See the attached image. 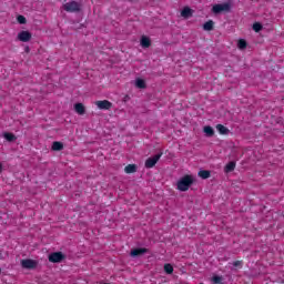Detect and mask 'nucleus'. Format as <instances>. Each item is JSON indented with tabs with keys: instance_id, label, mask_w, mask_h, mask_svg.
<instances>
[{
	"instance_id": "nucleus-23",
	"label": "nucleus",
	"mask_w": 284,
	"mask_h": 284,
	"mask_svg": "<svg viewBox=\"0 0 284 284\" xmlns=\"http://www.w3.org/2000/svg\"><path fill=\"white\" fill-rule=\"evenodd\" d=\"M164 272L166 274H173L174 273V266H172V264H165L164 265Z\"/></svg>"
},
{
	"instance_id": "nucleus-20",
	"label": "nucleus",
	"mask_w": 284,
	"mask_h": 284,
	"mask_svg": "<svg viewBox=\"0 0 284 284\" xmlns=\"http://www.w3.org/2000/svg\"><path fill=\"white\" fill-rule=\"evenodd\" d=\"M6 141H9V143H12L16 139H17V135H14L13 133H9V132H6L3 134Z\"/></svg>"
},
{
	"instance_id": "nucleus-8",
	"label": "nucleus",
	"mask_w": 284,
	"mask_h": 284,
	"mask_svg": "<svg viewBox=\"0 0 284 284\" xmlns=\"http://www.w3.org/2000/svg\"><path fill=\"white\" fill-rule=\"evenodd\" d=\"M21 265L24 270H34L37 267V261L30 258L22 260Z\"/></svg>"
},
{
	"instance_id": "nucleus-3",
	"label": "nucleus",
	"mask_w": 284,
	"mask_h": 284,
	"mask_svg": "<svg viewBox=\"0 0 284 284\" xmlns=\"http://www.w3.org/2000/svg\"><path fill=\"white\" fill-rule=\"evenodd\" d=\"M231 8L232 7L227 2L220 3V4L213 6L212 12H214V14H221V12H230Z\"/></svg>"
},
{
	"instance_id": "nucleus-27",
	"label": "nucleus",
	"mask_w": 284,
	"mask_h": 284,
	"mask_svg": "<svg viewBox=\"0 0 284 284\" xmlns=\"http://www.w3.org/2000/svg\"><path fill=\"white\" fill-rule=\"evenodd\" d=\"M241 265H243V261H235V262H233V266L234 267H241Z\"/></svg>"
},
{
	"instance_id": "nucleus-29",
	"label": "nucleus",
	"mask_w": 284,
	"mask_h": 284,
	"mask_svg": "<svg viewBox=\"0 0 284 284\" xmlns=\"http://www.w3.org/2000/svg\"><path fill=\"white\" fill-rule=\"evenodd\" d=\"M2 168H3V166H2L1 163H0V172H1Z\"/></svg>"
},
{
	"instance_id": "nucleus-7",
	"label": "nucleus",
	"mask_w": 284,
	"mask_h": 284,
	"mask_svg": "<svg viewBox=\"0 0 284 284\" xmlns=\"http://www.w3.org/2000/svg\"><path fill=\"white\" fill-rule=\"evenodd\" d=\"M32 39V33L30 31H20L18 33V41H21L22 43H28Z\"/></svg>"
},
{
	"instance_id": "nucleus-18",
	"label": "nucleus",
	"mask_w": 284,
	"mask_h": 284,
	"mask_svg": "<svg viewBox=\"0 0 284 284\" xmlns=\"http://www.w3.org/2000/svg\"><path fill=\"white\" fill-rule=\"evenodd\" d=\"M200 179H210L212 173L209 170H201L199 173Z\"/></svg>"
},
{
	"instance_id": "nucleus-26",
	"label": "nucleus",
	"mask_w": 284,
	"mask_h": 284,
	"mask_svg": "<svg viewBox=\"0 0 284 284\" xmlns=\"http://www.w3.org/2000/svg\"><path fill=\"white\" fill-rule=\"evenodd\" d=\"M17 21H18V23H20L21 26L28 23V20H27L23 16H18V17H17Z\"/></svg>"
},
{
	"instance_id": "nucleus-6",
	"label": "nucleus",
	"mask_w": 284,
	"mask_h": 284,
	"mask_svg": "<svg viewBox=\"0 0 284 284\" xmlns=\"http://www.w3.org/2000/svg\"><path fill=\"white\" fill-rule=\"evenodd\" d=\"M95 105L99 110H112V102L109 100L95 101Z\"/></svg>"
},
{
	"instance_id": "nucleus-30",
	"label": "nucleus",
	"mask_w": 284,
	"mask_h": 284,
	"mask_svg": "<svg viewBox=\"0 0 284 284\" xmlns=\"http://www.w3.org/2000/svg\"><path fill=\"white\" fill-rule=\"evenodd\" d=\"M128 1H133V0H128Z\"/></svg>"
},
{
	"instance_id": "nucleus-12",
	"label": "nucleus",
	"mask_w": 284,
	"mask_h": 284,
	"mask_svg": "<svg viewBox=\"0 0 284 284\" xmlns=\"http://www.w3.org/2000/svg\"><path fill=\"white\" fill-rule=\"evenodd\" d=\"M51 149L53 150V152H61V150H63V142H53Z\"/></svg>"
},
{
	"instance_id": "nucleus-25",
	"label": "nucleus",
	"mask_w": 284,
	"mask_h": 284,
	"mask_svg": "<svg viewBox=\"0 0 284 284\" xmlns=\"http://www.w3.org/2000/svg\"><path fill=\"white\" fill-rule=\"evenodd\" d=\"M253 30L254 32H261V30H263V24H261L260 22L253 23Z\"/></svg>"
},
{
	"instance_id": "nucleus-21",
	"label": "nucleus",
	"mask_w": 284,
	"mask_h": 284,
	"mask_svg": "<svg viewBox=\"0 0 284 284\" xmlns=\"http://www.w3.org/2000/svg\"><path fill=\"white\" fill-rule=\"evenodd\" d=\"M216 130L221 134H227V132H230V130H227V128H225V125H223V124H217L216 125Z\"/></svg>"
},
{
	"instance_id": "nucleus-4",
	"label": "nucleus",
	"mask_w": 284,
	"mask_h": 284,
	"mask_svg": "<svg viewBox=\"0 0 284 284\" xmlns=\"http://www.w3.org/2000/svg\"><path fill=\"white\" fill-rule=\"evenodd\" d=\"M162 156H163V152L158 153L154 156L146 159L145 168H148V169L154 168V165H156V163H159V161L161 160Z\"/></svg>"
},
{
	"instance_id": "nucleus-22",
	"label": "nucleus",
	"mask_w": 284,
	"mask_h": 284,
	"mask_svg": "<svg viewBox=\"0 0 284 284\" xmlns=\"http://www.w3.org/2000/svg\"><path fill=\"white\" fill-rule=\"evenodd\" d=\"M237 48L240 50H245V48H247V41H245L243 39H240L239 42H237Z\"/></svg>"
},
{
	"instance_id": "nucleus-2",
	"label": "nucleus",
	"mask_w": 284,
	"mask_h": 284,
	"mask_svg": "<svg viewBox=\"0 0 284 284\" xmlns=\"http://www.w3.org/2000/svg\"><path fill=\"white\" fill-rule=\"evenodd\" d=\"M65 12H81V3L78 1H70L63 4Z\"/></svg>"
},
{
	"instance_id": "nucleus-16",
	"label": "nucleus",
	"mask_w": 284,
	"mask_h": 284,
	"mask_svg": "<svg viewBox=\"0 0 284 284\" xmlns=\"http://www.w3.org/2000/svg\"><path fill=\"white\" fill-rule=\"evenodd\" d=\"M125 174H134L136 172V165L135 164H129L124 168Z\"/></svg>"
},
{
	"instance_id": "nucleus-19",
	"label": "nucleus",
	"mask_w": 284,
	"mask_h": 284,
	"mask_svg": "<svg viewBox=\"0 0 284 284\" xmlns=\"http://www.w3.org/2000/svg\"><path fill=\"white\" fill-rule=\"evenodd\" d=\"M203 132L206 136H214V129L210 125L204 126Z\"/></svg>"
},
{
	"instance_id": "nucleus-15",
	"label": "nucleus",
	"mask_w": 284,
	"mask_h": 284,
	"mask_svg": "<svg viewBox=\"0 0 284 284\" xmlns=\"http://www.w3.org/2000/svg\"><path fill=\"white\" fill-rule=\"evenodd\" d=\"M235 169H236V162H229L224 168V172L226 173L234 172Z\"/></svg>"
},
{
	"instance_id": "nucleus-24",
	"label": "nucleus",
	"mask_w": 284,
	"mask_h": 284,
	"mask_svg": "<svg viewBox=\"0 0 284 284\" xmlns=\"http://www.w3.org/2000/svg\"><path fill=\"white\" fill-rule=\"evenodd\" d=\"M212 283L213 284H221V283H223V276L214 275L212 277Z\"/></svg>"
},
{
	"instance_id": "nucleus-28",
	"label": "nucleus",
	"mask_w": 284,
	"mask_h": 284,
	"mask_svg": "<svg viewBox=\"0 0 284 284\" xmlns=\"http://www.w3.org/2000/svg\"><path fill=\"white\" fill-rule=\"evenodd\" d=\"M26 52H30V47H27V48H26Z\"/></svg>"
},
{
	"instance_id": "nucleus-5",
	"label": "nucleus",
	"mask_w": 284,
	"mask_h": 284,
	"mask_svg": "<svg viewBox=\"0 0 284 284\" xmlns=\"http://www.w3.org/2000/svg\"><path fill=\"white\" fill-rule=\"evenodd\" d=\"M65 258V255L61 252H54L49 255L50 263H61Z\"/></svg>"
},
{
	"instance_id": "nucleus-9",
	"label": "nucleus",
	"mask_w": 284,
	"mask_h": 284,
	"mask_svg": "<svg viewBox=\"0 0 284 284\" xmlns=\"http://www.w3.org/2000/svg\"><path fill=\"white\" fill-rule=\"evenodd\" d=\"M142 254H148V248L140 247V248H134L131 251V256H133V257L142 256Z\"/></svg>"
},
{
	"instance_id": "nucleus-13",
	"label": "nucleus",
	"mask_w": 284,
	"mask_h": 284,
	"mask_svg": "<svg viewBox=\"0 0 284 284\" xmlns=\"http://www.w3.org/2000/svg\"><path fill=\"white\" fill-rule=\"evenodd\" d=\"M181 17H183L184 19H190V17H192V9H190L189 7H185L181 11Z\"/></svg>"
},
{
	"instance_id": "nucleus-17",
	"label": "nucleus",
	"mask_w": 284,
	"mask_h": 284,
	"mask_svg": "<svg viewBox=\"0 0 284 284\" xmlns=\"http://www.w3.org/2000/svg\"><path fill=\"white\" fill-rule=\"evenodd\" d=\"M135 87L139 88L140 90H145L146 84H145V80L139 78L135 80Z\"/></svg>"
},
{
	"instance_id": "nucleus-1",
	"label": "nucleus",
	"mask_w": 284,
	"mask_h": 284,
	"mask_svg": "<svg viewBox=\"0 0 284 284\" xmlns=\"http://www.w3.org/2000/svg\"><path fill=\"white\" fill-rule=\"evenodd\" d=\"M193 183H194V178H192V175H184L178 182V190L180 192H187V190L192 187Z\"/></svg>"
},
{
	"instance_id": "nucleus-14",
	"label": "nucleus",
	"mask_w": 284,
	"mask_h": 284,
	"mask_svg": "<svg viewBox=\"0 0 284 284\" xmlns=\"http://www.w3.org/2000/svg\"><path fill=\"white\" fill-rule=\"evenodd\" d=\"M203 30L206 32H211V30H214V21L209 20L203 24Z\"/></svg>"
},
{
	"instance_id": "nucleus-10",
	"label": "nucleus",
	"mask_w": 284,
	"mask_h": 284,
	"mask_svg": "<svg viewBox=\"0 0 284 284\" xmlns=\"http://www.w3.org/2000/svg\"><path fill=\"white\" fill-rule=\"evenodd\" d=\"M74 110L80 115L85 114V106L83 105V103H75L74 104Z\"/></svg>"
},
{
	"instance_id": "nucleus-11",
	"label": "nucleus",
	"mask_w": 284,
	"mask_h": 284,
	"mask_svg": "<svg viewBox=\"0 0 284 284\" xmlns=\"http://www.w3.org/2000/svg\"><path fill=\"white\" fill-rule=\"evenodd\" d=\"M140 44H141L143 48H150V45H152V41L150 40V38H148V37H145V36H142L141 41H140Z\"/></svg>"
}]
</instances>
